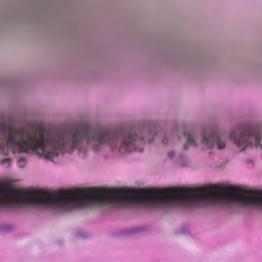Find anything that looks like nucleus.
<instances>
[{
  "label": "nucleus",
  "instance_id": "f257e3e1",
  "mask_svg": "<svg viewBox=\"0 0 262 262\" xmlns=\"http://www.w3.org/2000/svg\"><path fill=\"white\" fill-rule=\"evenodd\" d=\"M145 131L148 132V136L155 135L149 126L140 129V134H138L135 128L111 130L82 124L76 125L73 132L56 131L46 137L43 128L40 127L37 130L27 131L19 127V153L40 150L46 159L52 160L61 152L62 154L66 152L71 154L76 148L80 152H85L89 146H92L95 151H97L99 145L106 143L114 149L117 147L119 139L120 153L123 154L138 149L139 152H142L143 149L139 146L145 142L144 138L141 136Z\"/></svg>",
  "mask_w": 262,
  "mask_h": 262
},
{
  "label": "nucleus",
  "instance_id": "f03ea898",
  "mask_svg": "<svg viewBox=\"0 0 262 262\" xmlns=\"http://www.w3.org/2000/svg\"><path fill=\"white\" fill-rule=\"evenodd\" d=\"M229 138L242 151L253 145L262 148V129L247 127L242 132L239 138L236 139L235 132L230 133Z\"/></svg>",
  "mask_w": 262,
  "mask_h": 262
},
{
  "label": "nucleus",
  "instance_id": "7ed1b4c3",
  "mask_svg": "<svg viewBox=\"0 0 262 262\" xmlns=\"http://www.w3.org/2000/svg\"><path fill=\"white\" fill-rule=\"evenodd\" d=\"M202 143L209 148L216 145L219 149L225 147V143L222 141L219 133L216 130L206 131L203 133Z\"/></svg>",
  "mask_w": 262,
  "mask_h": 262
},
{
  "label": "nucleus",
  "instance_id": "20e7f679",
  "mask_svg": "<svg viewBox=\"0 0 262 262\" xmlns=\"http://www.w3.org/2000/svg\"><path fill=\"white\" fill-rule=\"evenodd\" d=\"M184 135L187 138V143L185 144L184 146V149L185 150L188 149V145L194 147L197 146V144L194 139L195 135L193 133L185 132L184 133Z\"/></svg>",
  "mask_w": 262,
  "mask_h": 262
},
{
  "label": "nucleus",
  "instance_id": "39448f33",
  "mask_svg": "<svg viewBox=\"0 0 262 262\" xmlns=\"http://www.w3.org/2000/svg\"><path fill=\"white\" fill-rule=\"evenodd\" d=\"M10 158H6L5 159H4L2 160L1 163L3 165L6 164L7 166H9L10 164Z\"/></svg>",
  "mask_w": 262,
  "mask_h": 262
},
{
  "label": "nucleus",
  "instance_id": "423d86ee",
  "mask_svg": "<svg viewBox=\"0 0 262 262\" xmlns=\"http://www.w3.org/2000/svg\"><path fill=\"white\" fill-rule=\"evenodd\" d=\"M162 142L164 145L167 144V143H168V139H167V138L165 137L164 139H163L162 140Z\"/></svg>",
  "mask_w": 262,
  "mask_h": 262
},
{
  "label": "nucleus",
  "instance_id": "0eeeda50",
  "mask_svg": "<svg viewBox=\"0 0 262 262\" xmlns=\"http://www.w3.org/2000/svg\"><path fill=\"white\" fill-rule=\"evenodd\" d=\"M174 154V152H173V151H170V152H168V156L170 158H172V157H173Z\"/></svg>",
  "mask_w": 262,
  "mask_h": 262
},
{
  "label": "nucleus",
  "instance_id": "6e6552de",
  "mask_svg": "<svg viewBox=\"0 0 262 262\" xmlns=\"http://www.w3.org/2000/svg\"><path fill=\"white\" fill-rule=\"evenodd\" d=\"M24 162V160L23 159H19V163L20 164L21 162Z\"/></svg>",
  "mask_w": 262,
  "mask_h": 262
},
{
  "label": "nucleus",
  "instance_id": "1a4fd4ad",
  "mask_svg": "<svg viewBox=\"0 0 262 262\" xmlns=\"http://www.w3.org/2000/svg\"><path fill=\"white\" fill-rule=\"evenodd\" d=\"M148 140L149 143H150L152 141L153 138L152 139L149 138Z\"/></svg>",
  "mask_w": 262,
  "mask_h": 262
}]
</instances>
